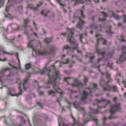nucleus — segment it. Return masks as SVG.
<instances>
[{"label":"nucleus","instance_id":"obj_35","mask_svg":"<svg viewBox=\"0 0 126 126\" xmlns=\"http://www.w3.org/2000/svg\"><path fill=\"white\" fill-rule=\"evenodd\" d=\"M79 35V39L80 40V42L81 43H82V39L83 38L82 34H80Z\"/></svg>","mask_w":126,"mask_h":126},{"label":"nucleus","instance_id":"obj_24","mask_svg":"<svg viewBox=\"0 0 126 126\" xmlns=\"http://www.w3.org/2000/svg\"><path fill=\"white\" fill-rule=\"evenodd\" d=\"M100 83V85L103 86L104 85H107L108 83H107V82H106L103 79H101Z\"/></svg>","mask_w":126,"mask_h":126},{"label":"nucleus","instance_id":"obj_30","mask_svg":"<svg viewBox=\"0 0 126 126\" xmlns=\"http://www.w3.org/2000/svg\"><path fill=\"white\" fill-rule=\"evenodd\" d=\"M70 48V47L68 45L64 46L63 48V51L64 49L68 50Z\"/></svg>","mask_w":126,"mask_h":126},{"label":"nucleus","instance_id":"obj_42","mask_svg":"<svg viewBox=\"0 0 126 126\" xmlns=\"http://www.w3.org/2000/svg\"><path fill=\"white\" fill-rule=\"evenodd\" d=\"M124 17L123 18V22L125 23L126 22V16L125 15L123 16Z\"/></svg>","mask_w":126,"mask_h":126},{"label":"nucleus","instance_id":"obj_46","mask_svg":"<svg viewBox=\"0 0 126 126\" xmlns=\"http://www.w3.org/2000/svg\"><path fill=\"white\" fill-rule=\"evenodd\" d=\"M39 93L40 95H43L44 94V92L42 91L39 92Z\"/></svg>","mask_w":126,"mask_h":126},{"label":"nucleus","instance_id":"obj_53","mask_svg":"<svg viewBox=\"0 0 126 126\" xmlns=\"http://www.w3.org/2000/svg\"><path fill=\"white\" fill-rule=\"evenodd\" d=\"M37 104L39 106H40L41 107V108H42V105L40 103V102H37Z\"/></svg>","mask_w":126,"mask_h":126},{"label":"nucleus","instance_id":"obj_43","mask_svg":"<svg viewBox=\"0 0 126 126\" xmlns=\"http://www.w3.org/2000/svg\"><path fill=\"white\" fill-rule=\"evenodd\" d=\"M107 66L110 67V68L112 69V66L111 64L108 63Z\"/></svg>","mask_w":126,"mask_h":126},{"label":"nucleus","instance_id":"obj_44","mask_svg":"<svg viewBox=\"0 0 126 126\" xmlns=\"http://www.w3.org/2000/svg\"><path fill=\"white\" fill-rule=\"evenodd\" d=\"M88 80V79L87 77H85L84 78V83L85 84L86 83V82H87Z\"/></svg>","mask_w":126,"mask_h":126},{"label":"nucleus","instance_id":"obj_16","mask_svg":"<svg viewBox=\"0 0 126 126\" xmlns=\"http://www.w3.org/2000/svg\"><path fill=\"white\" fill-rule=\"evenodd\" d=\"M96 52L97 53L98 55H101L103 57H104L105 54L104 51L102 52L97 47L96 48Z\"/></svg>","mask_w":126,"mask_h":126},{"label":"nucleus","instance_id":"obj_64","mask_svg":"<svg viewBox=\"0 0 126 126\" xmlns=\"http://www.w3.org/2000/svg\"><path fill=\"white\" fill-rule=\"evenodd\" d=\"M88 89H89V90H90V94H91L92 92L91 89V88H89Z\"/></svg>","mask_w":126,"mask_h":126},{"label":"nucleus","instance_id":"obj_2","mask_svg":"<svg viewBox=\"0 0 126 126\" xmlns=\"http://www.w3.org/2000/svg\"><path fill=\"white\" fill-rule=\"evenodd\" d=\"M80 103L76 101L73 104L74 107L76 109L79 111L82 112L83 114V118H85L86 115H88V117L84 120V122L83 124H79V121L78 119H75L73 116L71 115V118L73 119L74 123L73 124L69 123L67 124H65L63 122H62V119L61 117L60 116L58 118V122L59 126H73L75 125H76L77 126H84V125L86 124L89 121V120H94V109H92L90 107V112L88 114L86 113V111L84 109L80 106Z\"/></svg>","mask_w":126,"mask_h":126},{"label":"nucleus","instance_id":"obj_61","mask_svg":"<svg viewBox=\"0 0 126 126\" xmlns=\"http://www.w3.org/2000/svg\"><path fill=\"white\" fill-rule=\"evenodd\" d=\"M98 109H97L96 110H95V113H98Z\"/></svg>","mask_w":126,"mask_h":126},{"label":"nucleus","instance_id":"obj_37","mask_svg":"<svg viewBox=\"0 0 126 126\" xmlns=\"http://www.w3.org/2000/svg\"><path fill=\"white\" fill-rule=\"evenodd\" d=\"M5 0H0V5L1 6H3V5Z\"/></svg>","mask_w":126,"mask_h":126},{"label":"nucleus","instance_id":"obj_17","mask_svg":"<svg viewBox=\"0 0 126 126\" xmlns=\"http://www.w3.org/2000/svg\"><path fill=\"white\" fill-rule=\"evenodd\" d=\"M95 101H96V102L97 103H100L102 102H106V105L109 104L110 102L109 100H108V101H106V99H102L100 100H98L97 99H96L95 100Z\"/></svg>","mask_w":126,"mask_h":126},{"label":"nucleus","instance_id":"obj_32","mask_svg":"<svg viewBox=\"0 0 126 126\" xmlns=\"http://www.w3.org/2000/svg\"><path fill=\"white\" fill-rule=\"evenodd\" d=\"M121 39L120 40L121 42H126V40H125L124 39V37L122 35L121 36Z\"/></svg>","mask_w":126,"mask_h":126},{"label":"nucleus","instance_id":"obj_6","mask_svg":"<svg viewBox=\"0 0 126 126\" xmlns=\"http://www.w3.org/2000/svg\"><path fill=\"white\" fill-rule=\"evenodd\" d=\"M67 30L68 31V33L69 34L68 37L67 41L75 45V46L73 47V49H77L78 48V43L74 40V38L73 37L74 29H70L68 28Z\"/></svg>","mask_w":126,"mask_h":126},{"label":"nucleus","instance_id":"obj_28","mask_svg":"<svg viewBox=\"0 0 126 126\" xmlns=\"http://www.w3.org/2000/svg\"><path fill=\"white\" fill-rule=\"evenodd\" d=\"M121 48L122 53L126 52V47L125 46H122Z\"/></svg>","mask_w":126,"mask_h":126},{"label":"nucleus","instance_id":"obj_10","mask_svg":"<svg viewBox=\"0 0 126 126\" xmlns=\"http://www.w3.org/2000/svg\"><path fill=\"white\" fill-rule=\"evenodd\" d=\"M120 56L119 61L118 60L117 63H119V62H122L126 60V52L122 53V54L120 55Z\"/></svg>","mask_w":126,"mask_h":126},{"label":"nucleus","instance_id":"obj_4","mask_svg":"<svg viewBox=\"0 0 126 126\" xmlns=\"http://www.w3.org/2000/svg\"><path fill=\"white\" fill-rule=\"evenodd\" d=\"M28 79L26 78L22 82H21L19 83L18 89L19 91V93L16 94L15 93V91L14 88H8L7 92L8 94L9 95L12 96H16L18 97L19 95L22 94V91L25 90L26 89V85L28 82Z\"/></svg>","mask_w":126,"mask_h":126},{"label":"nucleus","instance_id":"obj_15","mask_svg":"<svg viewBox=\"0 0 126 126\" xmlns=\"http://www.w3.org/2000/svg\"><path fill=\"white\" fill-rule=\"evenodd\" d=\"M86 57H89L90 58V63H93V61L94 60V56L93 55V54L92 53L87 54L86 55Z\"/></svg>","mask_w":126,"mask_h":126},{"label":"nucleus","instance_id":"obj_60","mask_svg":"<svg viewBox=\"0 0 126 126\" xmlns=\"http://www.w3.org/2000/svg\"><path fill=\"white\" fill-rule=\"evenodd\" d=\"M107 119V118L106 117H103V121H104L106 120Z\"/></svg>","mask_w":126,"mask_h":126},{"label":"nucleus","instance_id":"obj_50","mask_svg":"<svg viewBox=\"0 0 126 126\" xmlns=\"http://www.w3.org/2000/svg\"><path fill=\"white\" fill-rule=\"evenodd\" d=\"M14 74L12 72H10V73L9 75L8 76L9 77H10L11 76H12V75H14Z\"/></svg>","mask_w":126,"mask_h":126},{"label":"nucleus","instance_id":"obj_26","mask_svg":"<svg viewBox=\"0 0 126 126\" xmlns=\"http://www.w3.org/2000/svg\"><path fill=\"white\" fill-rule=\"evenodd\" d=\"M106 78L108 79V81H107V83H109L112 81V80L111 79V78L110 75L108 74H107L106 76Z\"/></svg>","mask_w":126,"mask_h":126},{"label":"nucleus","instance_id":"obj_49","mask_svg":"<svg viewBox=\"0 0 126 126\" xmlns=\"http://www.w3.org/2000/svg\"><path fill=\"white\" fill-rule=\"evenodd\" d=\"M16 57L17 58V59L18 60V62H19V64H20V60H19V58L18 54H16Z\"/></svg>","mask_w":126,"mask_h":126},{"label":"nucleus","instance_id":"obj_41","mask_svg":"<svg viewBox=\"0 0 126 126\" xmlns=\"http://www.w3.org/2000/svg\"><path fill=\"white\" fill-rule=\"evenodd\" d=\"M6 54H9V55H11L13 54V53H8V52H6L4 51L3 52V54L5 55Z\"/></svg>","mask_w":126,"mask_h":126},{"label":"nucleus","instance_id":"obj_58","mask_svg":"<svg viewBox=\"0 0 126 126\" xmlns=\"http://www.w3.org/2000/svg\"><path fill=\"white\" fill-rule=\"evenodd\" d=\"M15 38H14L13 39H11L10 40V41L12 43L14 40V39H15Z\"/></svg>","mask_w":126,"mask_h":126},{"label":"nucleus","instance_id":"obj_1","mask_svg":"<svg viewBox=\"0 0 126 126\" xmlns=\"http://www.w3.org/2000/svg\"><path fill=\"white\" fill-rule=\"evenodd\" d=\"M54 73H52L50 69L47 68L44 70H39V72L41 75L46 74L49 78L48 81L45 84L46 85H47V87L45 88H49L50 87V84H52L53 88L56 91V92L52 90L48 91V95L52 94L57 92L61 94V97L58 98L57 100L60 106H61L60 102L62 98V95L63 94V93L62 92L60 88H58V85L59 84V81L60 79V75L58 70L54 69Z\"/></svg>","mask_w":126,"mask_h":126},{"label":"nucleus","instance_id":"obj_31","mask_svg":"<svg viewBox=\"0 0 126 126\" xmlns=\"http://www.w3.org/2000/svg\"><path fill=\"white\" fill-rule=\"evenodd\" d=\"M51 39L46 38L45 40V42L46 43L50 42L51 41Z\"/></svg>","mask_w":126,"mask_h":126},{"label":"nucleus","instance_id":"obj_18","mask_svg":"<svg viewBox=\"0 0 126 126\" xmlns=\"http://www.w3.org/2000/svg\"><path fill=\"white\" fill-rule=\"evenodd\" d=\"M50 12L49 10H45L42 11L41 13L42 15H43L44 16L46 17L48 13Z\"/></svg>","mask_w":126,"mask_h":126},{"label":"nucleus","instance_id":"obj_48","mask_svg":"<svg viewBox=\"0 0 126 126\" xmlns=\"http://www.w3.org/2000/svg\"><path fill=\"white\" fill-rule=\"evenodd\" d=\"M74 57L76 58L77 59H78V56H76L75 55H73L72 56V58H73Z\"/></svg>","mask_w":126,"mask_h":126},{"label":"nucleus","instance_id":"obj_3","mask_svg":"<svg viewBox=\"0 0 126 126\" xmlns=\"http://www.w3.org/2000/svg\"><path fill=\"white\" fill-rule=\"evenodd\" d=\"M64 80L70 84L73 87H78L80 93L81 91H82L80 98L81 100L83 101L87 99L89 93L84 91L82 83L80 82H78L77 79H75L74 78L72 77H67L64 78Z\"/></svg>","mask_w":126,"mask_h":126},{"label":"nucleus","instance_id":"obj_40","mask_svg":"<svg viewBox=\"0 0 126 126\" xmlns=\"http://www.w3.org/2000/svg\"><path fill=\"white\" fill-rule=\"evenodd\" d=\"M43 3V2H39L38 4H37V7H39V6H41Z\"/></svg>","mask_w":126,"mask_h":126},{"label":"nucleus","instance_id":"obj_57","mask_svg":"<svg viewBox=\"0 0 126 126\" xmlns=\"http://www.w3.org/2000/svg\"><path fill=\"white\" fill-rule=\"evenodd\" d=\"M22 6H20L19 7H18V9L19 10H21L22 9Z\"/></svg>","mask_w":126,"mask_h":126},{"label":"nucleus","instance_id":"obj_21","mask_svg":"<svg viewBox=\"0 0 126 126\" xmlns=\"http://www.w3.org/2000/svg\"><path fill=\"white\" fill-rule=\"evenodd\" d=\"M107 86L110 87V89H111V91H113L114 92H116L117 91V87L115 86H110L108 85H107Z\"/></svg>","mask_w":126,"mask_h":126},{"label":"nucleus","instance_id":"obj_54","mask_svg":"<svg viewBox=\"0 0 126 126\" xmlns=\"http://www.w3.org/2000/svg\"><path fill=\"white\" fill-rule=\"evenodd\" d=\"M122 82L124 83L125 87H126V81H123Z\"/></svg>","mask_w":126,"mask_h":126},{"label":"nucleus","instance_id":"obj_8","mask_svg":"<svg viewBox=\"0 0 126 126\" xmlns=\"http://www.w3.org/2000/svg\"><path fill=\"white\" fill-rule=\"evenodd\" d=\"M22 0H9L6 8V11L8 13L9 9H10L12 5L10 4V2H12L14 3H18L21 2Z\"/></svg>","mask_w":126,"mask_h":126},{"label":"nucleus","instance_id":"obj_9","mask_svg":"<svg viewBox=\"0 0 126 126\" xmlns=\"http://www.w3.org/2000/svg\"><path fill=\"white\" fill-rule=\"evenodd\" d=\"M95 36L97 38L96 39L97 41V44H96L97 46L98 44L99 41L101 39H102V43L103 45H107V41L104 38L101 37L102 36L101 35L98 34H96Z\"/></svg>","mask_w":126,"mask_h":126},{"label":"nucleus","instance_id":"obj_22","mask_svg":"<svg viewBox=\"0 0 126 126\" xmlns=\"http://www.w3.org/2000/svg\"><path fill=\"white\" fill-rule=\"evenodd\" d=\"M84 6H83L82 7L80 11V14L81 15V16L83 18H84L85 17V16L83 14V11L84 10Z\"/></svg>","mask_w":126,"mask_h":126},{"label":"nucleus","instance_id":"obj_55","mask_svg":"<svg viewBox=\"0 0 126 126\" xmlns=\"http://www.w3.org/2000/svg\"><path fill=\"white\" fill-rule=\"evenodd\" d=\"M96 126H100V125L99 123L98 122H96Z\"/></svg>","mask_w":126,"mask_h":126},{"label":"nucleus","instance_id":"obj_12","mask_svg":"<svg viewBox=\"0 0 126 126\" xmlns=\"http://www.w3.org/2000/svg\"><path fill=\"white\" fill-rule=\"evenodd\" d=\"M27 29L28 30V31H27V30H26L25 29L24 30V33L26 34L27 36L28 37V39L29 40L30 39V35H29V31H31L32 30V29L31 27H28L27 28ZM30 36H31V35H30Z\"/></svg>","mask_w":126,"mask_h":126},{"label":"nucleus","instance_id":"obj_36","mask_svg":"<svg viewBox=\"0 0 126 126\" xmlns=\"http://www.w3.org/2000/svg\"><path fill=\"white\" fill-rule=\"evenodd\" d=\"M93 0H86L85 2L87 4H90Z\"/></svg>","mask_w":126,"mask_h":126},{"label":"nucleus","instance_id":"obj_7","mask_svg":"<svg viewBox=\"0 0 126 126\" xmlns=\"http://www.w3.org/2000/svg\"><path fill=\"white\" fill-rule=\"evenodd\" d=\"M120 103L118 104H116L114 106H111L110 111L111 115H114L115 114V112L117 110H119L120 109Z\"/></svg>","mask_w":126,"mask_h":126},{"label":"nucleus","instance_id":"obj_59","mask_svg":"<svg viewBox=\"0 0 126 126\" xmlns=\"http://www.w3.org/2000/svg\"><path fill=\"white\" fill-rule=\"evenodd\" d=\"M33 33L35 36H37V34L36 33L34 32H33Z\"/></svg>","mask_w":126,"mask_h":126},{"label":"nucleus","instance_id":"obj_38","mask_svg":"<svg viewBox=\"0 0 126 126\" xmlns=\"http://www.w3.org/2000/svg\"><path fill=\"white\" fill-rule=\"evenodd\" d=\"M76 3H79L82 2V0H74Z\"/></svg>","mask_w":126,"mask_h":126},{"label":"nucleus","instance_id":"obj_20","mask_svg":"<svg viewBox=\"0 0 126 126\" xmlns=\"http://www.w3.org/2000/svg\"><path fill=\"white\" fill-rule=\"evenodd\" d=\"M27 7L30 9L34 10H38L37 7H34L33 5L32 4H28L27 6Z\"/></svg>","mask_w":126,"mask_h":126},{"label":"nucleus","instance_id":"obj_34","mask_svg":"<svg viewBox=\"0 0 126 126\" xmlns=\"http://www.w3.org/2000/svg\"><path fill=\"white\" fill-rule=\"evenodd\" d=\"M112 115H111H111H110L108 117V119H109V120H111V119H114V118H116L117 117V116H115V117H113V116Z\"/></svg>","mask_w":126,"mask_h":126},{"label":"nucleus","instance_id":"obj_33","mask_svg":"<svg viewBox=\"0 0 126 126\" xmlns=\"http://www.w3.org/2000/svg\"><path fill=\"white\" fill-rule=\"evenodd\" d=\"M104 91H111V89H110V87L107 86V87H104L103 88Z\"/></svg>","mask_w":126,"mask_h":126},{"label":"nucleus","instance_id":"obj_14","mask_svg":"<svg viewBox=\"0 0 126 126\" xmlns=\"http://www.w3.org/2000/svg\"><path fill=\"white\" fill-rule=\"evenodd\" d=\"M10 69L9 68H5L4 69H2L0 72V76L1 77L4 76L6 71L9 70Z\"/></svg>","mask_w":126,"mask_h":126},{"label":"nucleus","instance_id":"obj_29","mask_svg":"<svg viewBox=\"0 0 126 126\" xmlns=\"http://www.w3.org/2000/svg\"><path fill=\"white\" fill-rule=\"evenodd\" d=\"M31 67L30 63H27L25 65V68L26 69H29Z\"/></svg>","mask_w":126,"mask_h":126},{"label":"nucleus","instance_id":"obj_45","mask_svg":"<svg viewBox=\"0 0 126 126\" xmlns=\"http://www.w3.org/2000/svg\"><path fill=\"white\" fill-rule=\"evenodd\" d=\"M113 101L115 103V104H116V101L117 100V98H113Z\"/></svg>","mask_w":126,"mask_h":126},{"label":"nucleus","instance_id":"obj_19","mask_svg":"<svg viewBox=\"0 0 126 126\" xmlns=\"http://www.w3.org/2000/svg\"><path fill=\"white\" fill-rule=\"evenodd\" d=\"M57 2L59 3L60 5L61 6V7L63 8V10L65 12H66V11L65 10L64 7H65L66 5L65 4H63L61 3V0H57Z\"/></svg>","mask_w":126,"mask_h":126},{"label":"nucleus","instance_id":"obj_51","mask_svg":"<svg viewBox=\"0 0 126 126\" xmlns=\"http://www.w3.org/2000/svg\"><path fill=\"white\" fill-rule=\"evenodd\" d=\"M66 56V55L65 54H63L62 55H61L60 56V57L61 58V59H63V58L64 57H65Z\"/></svg>","mask_w":126,"mask_h":126},{"label":"nucleus","instance_id":"obj_25","mask_svg":"<svg viewBox=\"0 0 126 126\" xmlns=\"http://www.w3.org/2000/svg\"><path fill=\"white\" fill-rule=\"evenodd\" d=\"M112 16L113 17L116 19H118L120 18L119 15L113 13L112 14Z\"/></svg>","mask_w":126,"mask_h":126},{"label":"nucleus","instance_id":"obj_52","mask_svg":"<svg viewBox=\"0 0 126 126\" xmlns=\"http://www.w3.org/2000/svg\"><path fill=\"white\" fill-rule=\"evenodd\" d=\"M61 34L63 35L64 36H65L67 35V33H62Z\"/></svg>","mask_w":126,"mask_h":126},{"label":"nucleus","instance_id":"obj_23","mask_svg":"<svg viewBox=\"0 0 126 126\" xmlns=\"http://www.w3.org/2000/svg\"><path fill=\"white\" fill-rule=\"evenodd\" d=\"M24 22L23 27L25 28L27 27L28 23L30 22V20L28 19H24Z\"/></svg>","mask_w":126,"mask_h":126},{"label":"nucleus","instance_id":"obj_62","mask_svg":"<svg viewBox=\"0 0 126 126\" xmlns=\"http://www.w3.org/2000/svg\"><path fill=\"white\" fill-rule=\"evenodd\" d=\"M118 75L120 76H121V73H117V75H116V76H117Z\"/></svg>","mask_w":126,"mask_h":126},{"label":"nucleus","instance_id":"obj_63","mask_svg":"<svg viewBox=\"0 0 126 126\" xmlns=\"http://www.w3.org/2000/svg\"><path fill=\"white\" fill-rule=\"evenodd\" d=\"M122 26V24H121V23H118V26H119V27H120V26Z\"/></svg>","mask_w":126,"mask_h":126},{"label":"nucleus","instance_id":"obj_11","mask_svg":"<svg viewBox=\"0 0 126 126\" xmlns=\"http://www.w3.org/2000/svg\"><path fill=\"white\" fill-rule=\"evenodd\" d=\"M85 23V22L79 18V22L77 24L76 27L79 28L80 30H81L83 25Z\"/></svg>","mask_w":126,"mask_h":126},{"label":"nucleus","instance_id":"obj_39","mask_svg":"<svg viewBox=\"0 0 126 126\" xmlns=\"http://www.w3.org/2000/svg\"><path fill=\"white\" fill-rule=\"evenodd\" d=\"M102 13L105 17H106L108 16V15L105 12H102Z\"/></svg>","mask_w":126,"mask_h":126},{"label":"nucleus","instance_id":"obj_5","mask_svg":"<svg viewBox=\"0 0 126 126\" xmlns=\"http://www.w3.org/2000/svg\"><path fill=\"white\" fill-rule=\"evenodd\" d=\"M34 40L31 41L28 44V46L32 48V51H35L36 53H37L40 55L44 56L47 54H53L54 53L55 50V47L53 46H51L50 49L49 51L46 50L42 51L41 50H38L37 51L36 49L35 48L33 47V45L31 43V42L34 41Z\"/></svg>","mask_w":126,"mask_h":126},{"label":"nucleus","instance_id":"obj_47","mask_svg":"<svg viewBox=\"0 0 126 126\" xmlns=\"http://www.w3.org/2000/svg\"><path fill=\"white\" fill-rule=\"evenodd\" d=\"M94 23L92 24H91L90 26V27L92 28H94Z\"/></svg>","mask_w":126,"mask_h":126},{"label":"nucleus","instance_id":"obj_27","mask_svg":"<svg viewBox=\"0 0 126 126\" xmlns=\"http://www.w3.org/2000/svg\"><path fill=\"white\" fill-rule=\"evenodd\" d=\"M106 32L107 33L108 35L111 36V34L113 33H114L112 32L111 31V27H110V29L109 31L107 30L106 31Z\"/></svg>","mask_w":126,"mask_h":126},{"label":"nucleus","instance_id":"obj_13","mask_svg":"<svg viewBox=\"0 0 126 126\" xmlns=\"http://www.w3.org/2000/svg\"><path fill=\"white\" fill-rule=\"evenodd\" d=\"M61 63L63 64L68 63L69 64V67H71L72 66V65L73 64L75 63V62L73 61H72V62H71L70 61H69V60L68 59H66L65 61H64V62H61Z\"/></svg>","mask_w":126,"mask_h":126},{"label":"nucleus","instance_id":"obj_56","mask_svg":"<svg viewBox=\"0 0 126 126\" xmlns=\"http://www.w3.org/2000/svg\"><path fill=\"white\" fill-rule=\"evenodd\" d=\"M33 24L34 25V26H35V27L36 29L37 30V28L36 25V24L34 22H33Z\"/></svg>","mask_w":126,"mask_h":126}]
</instances>
